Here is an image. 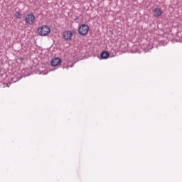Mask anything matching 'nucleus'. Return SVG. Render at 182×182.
Masks as SVG:
<instances>
[{
    "label": "nucleus",
    "mask_w": 182,
    "mask_h": 182,
    "mask_svg": "<svg viewBox=\"0 0 182 182\" xmlns=\"http://www.w3.org/2000/svg\"><path fill=\"white\" fill-rule=\"evenodd\" d=\"M38 33L40 36H46L48 33H50V28L48 26H43L38 29Z\"/></svg>",
    "instance_id": "f257e3e1"
},
{
    "label": "nucleus",
    "mask_w": 182,
    "mask_h": 182,
    "mask_svg": "<svg viewBox=\"0 0 182 182\" xmlns=\"http://www.w3.org/2000/svg\"><path fill=\"white\" fill-rule=\"evenodd\" d=\"M78 33L82 36H86L87 33H89V26H87V24H82L78 28Z\"/></svg>",
    "instance_id": "f03ea898"
},
{
    "label": "nucleus",
    "mask_w": 182,
    "mask_h": 182,
    "mask_svg": "<svg viewBox=\"0 0 182 182\" xmlns=\"http://www.w3.org/2000/svg\"><path fill=\"white\" fill-rule=\"evenodd\" d=\"M25 22L28 25H32L35 22V15L33 14H28L26 16Z\"/></svg>",
    "instance_id": "7ed1b4c3"
},
{
    "label": "nucleus",
    "mask_w": 182,
    "mask_h": 182,
    "mask_svg": "<svg viewBox=\"0 0 182 182\" xmlns=\"http://www.w3.org/2000/svg\"><path fill=\"white\" fill-rule=\"evenodd\" d=\"M73 33L71 31H65L63 33V37L65 41H72Z\"/></svg>",
    "instance_id": "20e7f679"
},
{
    "label": "nucleus",
    "mask_w": 182,
    "mask_h": 182,
    "mask_svg": "<svg viewBox=\"0 0 182 182\" xmlns=\"http://www.w3.org/2000/svg\"><path fill=\"white\" fill-rule=\"evenodd\" d=\"M60 63H62V59L59 58H55L51 60L50 65L51 66L55 67V66H59Z\"/></svg>",
    "instance_id": "39448f33"
},
{
    "label": "nucleus",
    "mask_w": 182,
    "mask_h": 182,
    "mask_svg": "<svg viewBox=\"0 0 182 182\" xmlns=\"http://www.w3.org/2000/svg\"><path fill=\"white\" fill-rule=\"evenodd\" d=\"M161 15H163V12L161 11V9L156 8L154 10V16L155 18H159V16H161Z\"/></svg>",
    "instance_id": "423d86ee"
},
{
    "label": "nucleus",
    "mask_w": 182,
    "mask_h": 182,
    "mask_svg": "<svg viewBox=\"0 0 182 182\" xmlns=\"http://www.w3.org/2000/svg\"><path fill=\"white\" fill-rule=\"evenodd\" d=\"M109 56V52L102 51L100 54L101 59H107Z\"/></svg>",
    "instance_id": "0eeeda50"
},
{
    "label": "nucleus",
    "mask_w": 182,
    "mask_h": 182,
    "mask_svg": "<svg viewBox=\"0 0 182 182\" xmlns=\"http://www.w3.org/2000/svg\"><path fill=\"white\" fill-rule=\"evenodd\" d=\"M15 17L16 18V19H21L22 18V13L16 11L15 14Z\"/></svg>",
    "instance_id": "6e6552de"
},
{
    "label": "nucleus",
    "mask_w": 182,
    "mask_h": 182,
    "mask_svg": "<svg viewBox=\"0 0 182 182\" xmlns=\"http://www.w3.org/2000/svg\"><path fill=\"white\" fill-rule=\"evenodd\" d=\"M65 68H66V66H65V65H63V69H65Z\"/></svg>",
    "instance_id": "1a4fd4ad"
},
{
    "label": "nucleus",
    "mask_w": 182,
    "mask_h": 182,
    "mask_svg": "<svg viewBox=\"0 0 182 182\" xmlns=\"http://www.w3.org/2000/svg\"><path fill=\"white\" fill-rule=\"evenodd\" d=\"M67 69H69V65L67 66Z\"/></svg>",
    "instance_id": "9d476101"
},
{
    "label": "nucleus",
    "mask_w": 182,
    "mask_h": 182,
    "mask_svg": "<svg viewBox=\"0 0 182 182\" xmlns=\"http://www.w3.org/2000/svg\"><path fill=\"white\" fill-rule=\"evenodd\" d=\"M73 66V64L71 65V68Z\"/></svg>",
    "instance_id": "9b49d317"
}]
</instances>
